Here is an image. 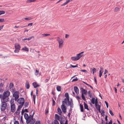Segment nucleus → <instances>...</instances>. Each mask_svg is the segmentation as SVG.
<instances>
[{
	"label": "nucleus",
	"instance_id": "obj_1",
	"mask_svg": "<svg viewBox=\"0 0 124 124\" xmlns=\"http://www.w3.org/2000/svg\"><path fill=\"white\" fill-rule=\"evenodd\" d=\"M11 111L12 112H14L16 110V106L14 103V99H11L10 100Z\"/></svg>",
	"mask_w": 124,
	"mask_h": 124
},
{
	"label": "nucleus",
	"instance_id": "obj_2",
	"mask_svg": "<svg viewBox=\"0 0 124 124\" xmlns=\"http://www.w3.org/2000/svg\"><path fill=\"white\" fill-rule=\"evenodd\" d=\"M13 93V97H14V100L15 101H17L19 98V92L18 91H16V90L15 91H12Z\"/></svg>",
	"mask_w": 124,
	"mask_h": 124
},
{
	"label": "nucleus",
	"instance_id": "obj_3",
	"mask_svg": "<svg viewBox=\"0 0 124 124\" xmlns=\"http://www.w3.org/2000/svg\"><path fill=\"white\" fill-rule=\"evenodd\" d=\"M17 101L18 103L20 104L18 106L19 108H22L24 103V99L23 98H21L18 99Z\"/></svg>",
	"mask_w": 124,
	"mask_h": 124
},
{
	"label": "nucleus",
	"instance_id": "obj_4",
	"mask_svg": "<svg viewBox=\"0 0 124 124\" xmlns=\"http://www.w3.org/2000/svg\"><path fill=\"white\" fill-rule=\"evenodd\" d=\"M0 99L1 102H7L9 101L8 97L4 96L0 94Z\"/></svg>",
	"mask_w": 124,
	"mask_h": 124
},
{
	"label": "nucleus",
	"instance_id": "obj_5",
	"mask_svg": "<svg viewBox=\"0 0 124 124\" xmlns=\"http://www.w3.org/2000/svg\"><path fill=\"white\" fill-rule=\"evenodd\" d=\"M1 105L0 106V109L1 110L3 111L5 110L7 106V103L6 102H1Z\"/></svg>",
	"mask_w": 124,
	"mask_h": 124
},
{
	"label": "nucleus",
	"instance_id": "obj_6",
	"mask_svg": "<svg viewBox=\"0 0 124 124\" xmlns=\"http://www.w3.org/2000/svg\"><path fill=\"white\" fill-rule=\"evenodd\" d=\"M57 40L58 41L59 43V48H61L62 47L63 42L62 39L58 37Z\"/></svg>",
	"mask_w": 124,
	"mask_h": 124
},
{
	"label": "nucleus",
	"instance_id": "obj_7",
	"mask_svg": "<svg viewBox=\"0 0 124 124\" xmlns=\"http://www.w3.org/2000/svg\"><path fill=\"white\" fill-rule=\"evenodd\" d=\"M15 50L14 51V52L17 53L19 52L20 50V46L18 44H16L15 45Z\"/></svg>",
	"mask_w": 124,
	"mask_h": 124
},
{
	"label": "nucleus",
	"instance_id": "obj_8",
	"mask_svg": "<svg viewBox=\"0 0 124 124\" xmlns=\"http://www.w3.org/2000/svg\"><path fill=\"white\" fill-rule=\"evenodd\" d=\"M10 90V91H15V89L14 87V85L12 83H10L9 86Z\"/></svg>",
	"mask_w": 124,
	"mask_h": 124
},
{
	"label": "nucleus",
	"instance_id": "obj_9",
	"mask_svg": "<svg viewBox=\"0 0 124 124\" xmlns=\"http://www.w3.org/2000/svg\"><path fill=\"white\" fill-rule=\"evenodd\" d=\"M80 58L79 55L77 54L76 56L72 57L71 58V59L72 61H75L78 60Z\"/></svg>",
	"mask_w": 124,
	"mask_h": 124
},
{
	"label": "nucleus",
	"instance_id": "obj_10",
	"mask_svg": "<svg viewBox=\"0 0 124 124\" xmlns=\"http://www.w3.org/2000/svg\"><path fill=\"white\" fill-rule=\"evenodd\" d=\"M68 106H70V107L72 108L73 107V101L72 99H71L70 101H68L67 104Z\"/></svg>",
	"mask_w": 124,
	"mask_h": 124
},
{
	"label": "nucleus",
	"instance_id": "obj_11",
	"mask_svg": "<svg viewBox=\"0 0 124 124\" xmlns=\"http://www.w3.org/2000/svg\"><path fill=\"white\" fill-rule=\"evenodd\" d=\"M10 94L9 91L8 90H7L4 92L2 95L7 97H8L10 95Z\"/></svg>",
	"mask_w": 124,
	"mask_h": 124
},
{
	"label": "nucleus",
	"instance_id": "obj_12",
	"mask_svg": "<svg viewBox=\"0 0 124 124\" xmlns=\"http://www.w3.org/2000/svg\"><path fill=\"white\" fill-rule=\"evenodd\" d=\"M61 108L62 112L64 113H65L66 112V108L64 104H62L61 106Z\"/></svg>",
	"mask_w": 124,
	"mask_h": 124
},
{
	"label": "nucleus",
	"instance_id": "obj_13",
	"mask_svg": "<svg viewBox=\"0 0 124 124\" xmlns=\"http://www.w3.org/2000/svg\"><path fill=\"white\" fill-rule=\"evenodd\" d=\"M81 91L82 92V93H83V94H84L86 95L87 94V91L84 89L83 88H81L80 89Z\"/></svg>",
	"mask_w": 124,
	"mask_h": 124
},
{
	"label": "nucleus",
	"instance_id": "obj_14",
	"mask_svg": "<svg viewBox=\"0 0 124 124\" xmlns=\"http://www.w3.org/2000/svg\"><path fill=\"white\" fill-rule=\"evenodd\" d=\"M34 113H33V114L32 115H30V116L28 117V119L27 120H26V123H28V122H29V121H30V120H31L33 118V116Z\"/></svg>",
	"mask_w": 124,
	"mask_h": 124
},
{
	"label": "nucleus",
	"instance_id": "obj_15",
	"mask_svg": "<svg viewBox=\"0 0 124 124\" xmlns=\"http://www.w3.org/2000/svg\"><path fill=\"white\" fill-rule=\"evenodd\" d=\"M74 90L76 94H78L79 93V90L78 87L76 86H75L74 87Z\"/></svg>",
	"mask_w": 124,
	"mask_h": 124
},
{
	"label": "nucleus",
	"instance_id": "obj_16",
	"mask_svg": "<svg viewBox=\"0 0 124 124\" xmlns=\"http://www.w3.org/2000/svg\"><path fill=\"white\" fill-rule=\"evenodd\" d=\"M69 100V99H68V98H65L64 101H63L62 102V104H63V103L65 104H67V103L68 101Z\"/></svg>",
	"mask_w": 124,
	"mask_h": 124
},
{
	"label": "nucleus",
	"instance_id": "obj_17",
	"mask_svg": "<svg viewBox=\"0 0 124 124\" xmlns=\"http://www.w3.org/2000/svg\"><path fill=\"white\" fill-rule=\"evenodd\" d=\"M32 85L34 88H36L40 86V85L37 83L36 82H33L32 83Z\"/></svg>",
	"mask_w": 124,
	"mask_h": 124
},
{
	"label": "nucleus",
	"instance_id": "obj_18",
	"mask_svg": "<svg viewBox=\"0 0 124 124\" xmlns=\"http://www.w3.org/2000/svg\"><path fill=\"white\" fill-rule=\"evenodd\" d=\"M21 108H19V107L18 106V108L17 109V110L16 112L15 113V114L16 115H18L19 113V111Z\"/></svg>",
	"mask_w": 124,
	"mask_h": 124
},
{
	"label": "nucleus",
	"instance_id": "obj_19",
	"mask_svg": "<svg viewBox=\"0 0 124 124\" xmlns=\"http://www.w3.org/2000/svg\"><path fill=\"white\" fill-rule=\"evenodd\" d=\"M35 121V118H32L29 121V122H28L29 123H30L31 124H34Z\"/></svg>",
	"mask_w": 124,
	"mask_h": 124
},
{
	"label": "nucleus",
	"instance_id": "obj_20",
	"mask_svg": "<svg viewBox=\"0 0 124 124\" xmlns=\"http://www.w3.org/2000/svg\"><path fill=\"white\" fill-rule=\"evenodd\" d=\"M57 111L58 112V113L59 115H62V111L60 108L59 107H58L57 108Z\"/></svg>",
	"mask_w": 124,
	"mask_h": 124
},
{
	"label": "nucleus",
	"instance_id": "obj_21",
	"mask_svg": "<svg viewBox=\"0 0 124 124\" xmlns=\"http://www.w3.org/2000/svg\"><path fill=\"white\" fill-rule=\"evenodd\" d=\"M25 86L27 89H28L30 87L29 83L27 81H26V82Z\"/></svg>",
	"mask_w": 124,
	"mask_h": 124
},
{
	"label": "nucleus",
	"instance_id": "obj_22",
	"mask_svg": "<svg viewBox=\"0 0 124 124\" xmlns=\"http://www.w3.org/2000/svg\"><path fill=\"white\" fill-rule=\"evenodd\" d=\"M60 116H59L58 114H56L55 115V118L56 120H60V118H61Z\"/></svg>",
	"mask_w": 124,
	"mask_h": 124
},
{
	"label": "nucleus",
	"instance_id": "obj_23",
	"mask_svg": "<svg viewBox=\"0 0 124 124\" xmlns=\"http://www.w3.org/2000/svg\"><path fill=\"white\" fill-rule=\"evenodd\" d=\"M64 118L62 117H61L60 120H59L60 122V123L61 124L63 123L64 122Z\"/></svg>",
	"mask_w": 124,
	"mask_h": 124
},
{
	"label": "nucleus",
	"instance_id": "obj_24",
	"mask_svg": "<svg viewBox=\"0 0 124 124\" xmlns=\"http://www.w3.org/2000/svg\"><path fill=\"white\" fill-rule=\"evenodd\" d=\"M22 50L23 51H29L28 48L26 46H24L23 48H22Z\"/></svg>",
	"mask_w": 124,
	"mask_h": 124
},
{
	"label": "nucleus",
	"instance_id": "obj_25",
	"mask_svg": "<svg viewBox=\"0 0 124 124\" xmlns=\"http://www.w3.org/2000/svg\"><path fill=\"white\" fill-rule=\"evenodd\" d=\"M24 116L25 119L26 120H27L28 119L29 116L28 114L25 113L24 114Z\"/></svg>",
	"mask_w": 124,
	"mask_h": 124
},
{
	"label": "nucleus",
	"instance_id": "obj_26",
	"mask_svg": "<svg viewBox=\"0 0 124 124\" xmlns=\"http://www.w3.org/2000/svg\"><path fill=\"white\" fill-rule=\"evenodd\" d=\"M80 106L81 111L82 112H83L84 111V108L83 105L81 104H80Z\"/></svg>",
	"mask_w": 124,
	"mask_h": 124
},
{
	"label": "nucleus",
	"instance_id": "obj_27",
	"mask_svg": "<svg viewBox=\"0 0 124 124\" xmlns=\"http://www.w3.org/2000/svg\"><path fill=\"white\" fill-rule=\"evenodd\" d=\"M84 107L85 108L87 109L88 110H89L88 108V106L85 103V102H84Z\"/></svg>",
	"mask_w": 124,
	"mask_h": 124
},
{
	"label": "nucleus",
	"instance_id": "obj_28",
	"mask_svg": "<svg viewBox=\"0 0 124 124\" xmlns=\"http://www.w3.org/2000/svg\"><path fill=\"white\" fill-rule=\"evenodd\" d=\"M57 90L59 92L61 90V88L60 86H57L56 87Z\"/></svg>",
	"mask_w": 124,
	"mask_h": 124
},
{
	"label": "nucleus",
	"instance_id": "obj_29",
	"mask_svg": "<svg viewBox=\"0 0 124 124\" xmlns=\"http://www.w3.org/2000/svg\"><path fill=\"white\" fill-rule=\"evenodd\" d=\"M42 35L43 37H46L50 35V34H42Z\"/></svg>",
	"mask_w": 124,
	"mask_h": 124
},
{
	"label": "nucleus",
	"instance_id": "obj_30",
	"mask_svg": "<svg viewBox=\"0 0 124 124\" xmlns=\"http://www.w3.org/2000/svg\"><path fill=\"white\" fill-rule=\"evenodd\" d=\"M95 98L94 97L91 100V102L93 104H94L95 103Z\"/></svg>",
	"mask_w": 124,
	"mask_h": 124
},
{
	"label": "nucleus",
	"instance_id": "obj_31",
	"mask_svg": "<svg viewBox=\"0 0 124 124\" xmlns=\"http://www.w3.org/2000/svg\"><path fill=\"white\" fill-rule=\"evenodd\" d=\"M65 96L66 97V98L68 99H69V96L68 93H65Z\"/></svg>",
	"mask_w": 124,
	"mask_h": 124
},
{
	"label": "nucleus",
	"instance_id": "obj_32",
	"mask_svg": "<svg viewBox=\"0 0 124 124\" xmlns=\"http://www.w3.org/2000/svg\"><path fill=\"white\" fill-rule=\"evenodd\" d=\"M1 83H0V87H3L4 84V81L3 80L0 79Z\"/></svg>",
	"mask_w": 124,
	"mask_h": 124
},
{
	"label": "nucleus",
	"instance_id": "obj_33",
	"mask_svg": "<svg viewBox=\"0 0 124 124\" xmlns=\"http://www.w3.org/2000/svg\"><path fill=\"white\" fill-rule=\"evenodd\" d=\"M29 103L28 102H26L24 103V105L25 108L27 107Z\"/></svg>",
	"mask_w": 124,
	"mask_h": 124
},
{
	"label": "nucleus",
	"instance_id": "obj_34",
	"mask_svg": "<svg viewBox=\"0 0 124 124\" xmlns=\"http://www.w3.org/2000/svg\"><path fill=\"white\" fill-rule=\"evenodd\" d=\"M84 52L83 51L82 52L78 54L79 55V56L80 58H81V57H82L83 56V55L82 54L84 53Z\"/></svg>",
	"mask_w": 124,
	"mask_h": 124
},
{
	"label": "nucleus",
	"instance_id": "obj_35",
	"mask_svg": "<svg viewBox=\"0 0 124 124\" xmlns=\"http://www.w3.org/2000/svg\"><path fill=\"white\" fill-rule=\"evenodd\" d=\"M82 97L83 100H84L85 101V98L84 95L83 94V93H82Z\"/></svg>",
	"mask_w": 124,
	"mask_h": 124
},
{
	"label": "nucleus",
	"instance_id": "obj_36",
	"mask_svg": "<svg viewBox=\"0 0 124 124\" xmlns=\"http://www.w3.org/2000/svg\"><path fill=\"white\" fill-rule=\"evenodd\" d=\"M100 112H101V109H100V106L99 105H98V108L97 109Z\"/></svg>",
	"mask_w": 124,
	"mask_h": 124
},
{
	"label": "nucleus",
	"instance_id": "obj_37",
	"mask_svg": "<svg viewBox=\"0 0 124 124\" xmlns=\"http://www.w3.org/2000/svg\"><path fill=\"white\" fill-rule=\"evenodd\" d=\"M70 66L72 68H75L77 67H78V64H77L75 66L71 64Z\"/></svg>",
	"mask_w": 124,
	"mask_h": 124
},
{
	"label": "nucleus",
	"instance_id": "obj_38",
	"mask_svg": "<svg viewBox=\"0 0 124 124\" xmlns=\"http://www.w3.org/2000/svg\"><path fill=\"white\" fill-rule=\"evenodd\" d=\"M103 71H104V70H103V68L101 67H100V70L99 71L103 72Z\"/></svg>",
	"mask_w": 124,
	"mask_h": 124
},
{
	"label": "nucleus",
	"instance_id": "obj_39",
	"mask_svg": "<svg viewBox=\"0 0 124 124\" xmlns=\"http://www.w3.org/2000/svg\"><path fill=\"white\" fill-rule=\"evenodd\" d=\"M119 9V8L117 7H116L115 8V12H117L118 11Z\"/></svg>",
	"mask_w": 124,
	"mask_h": 124
},
{
	"label": "nucleus",
	"instance_id": "obj_40",
	"mask_svg": "<svg viewBox=\"0 0 124 124\" xmlns=\"http://www.w3.org/2000/svg\"><path fill=\"white\" fill-rule=\"evenodd\" d=\"M39 71L37 70H35V75L37 76L38 74Z\"/></svg>",
	"mask_w": 124,
	"mask_h": 124
},
{
	"label": "nucleus",
	"instance_id": "obj_41",
	"mask_svg": "<svg viewBox=\"0 0 124 124\" xmlns=\"http://www.w3.org/2000/svg\"><path fill=\"white\" fill-rule=\"evenodd\" d=\"M36 0H29L27 1L28 2H31L35 1Z\"/></svg>",
	"mask_w": 124,
	"mask_h": 124
},
{
	"label": "nucleus",
	"instance_id": "obj_42",
	"mask_svg": "<svg viewBox=\"0 0 124 124\" xmlns=\"http://www.w3.org/2000/svg\"><path fill=\"white\" fill-rule=\"evenodd\" d=\"M54 124H59L58 122L56 120H54Z\"/></svg>",
	"mask_w": 124,
	"mask_h": 124
},
{
	"label": "nucleus",
	"instance_id": "obj_43",
	"mask_svg": "<svg viewBox=\"0 0 124 124\" xmlns=\"http://www.w3.org/2000/svg\"><path fill=\"white\" fill-rule=\"evenodd\" d=\"M96 71V70L95 68H93V73L94 74V73H95Z\"/></svg>",
	"mask_w": 124,
	"mask_h": 124
},
{
	"label": "nucleus",
	"instance_id": "obj_44",
	"mask_svg": "<svg viewBox=\"0 0 124 124\" xmlns=\"http://www.w3.org/2000/svg\"><path fill=\"white\" fill-rule=\"evenodd\" d=\"M109 112L110 113V114L112 116H113L114 115V114L113 113L112 111L111 110L109 109Z\"/></svg>",
	"mask_w": 124,
	"mask_h": 124
},
{
	"label": "nucleus",
	"instance_id": "obj_45",
	"mask_svg": "<svg viewBox=\"0 0 124 124\" xmlns=\"http://www.w3.org/2000/svg\"><path fill=\"white\" fill-rule=\"evenodd\" d=\"M24 19L27 20H29L31 19V18L30 17H27L25 18Z\"/></svg>",
	"mask_w": 124,
	"mask_h": 124
},
{
	"label": "nucleus",
	"instance_id": "obj_46",
	"mask_svg": "<svg viewBox=\"0 0 124 124\" xmlns=\"http://www.w3.org/2000/svg\"><path fill=\"white\" fill-rule=\"evenodd\" d=\"M103 72L99 71V76L101 77L102 75Z\"/></svg>",
	"mask_w": 124,
	"mask_h": 124
},
{
	"label": "nucleus",
	"instance_id": "obj_47",
	"mask_svg": "<svg viewBox=\"0 0 124 124\" xmlns=\"http://www.w3.org/2000/svg\"><path fill=\"white\" fill-rule=\"evenodd\" d=\"M80 70L81 71L85 72L86 73H87V70Z\"/></svg>",
	"mask_w": 124,
	"mask_h": 124
},
{
	"label": "nucleus",
	"instance_id": "obj_48",
	"mask_svg": "<svg viewBox=\"0 0 124 124\" xmlns=\"http://www.w3.org/2000/svg\"><path fill=\"white\" fill-rule=\"evenodd\" d=\"M34 37L33 36H32L29 37L28 38H27V40H31L32 38H33Z\"/></svg>",
	"mask_w": 124,
	"mask_h": 124
},
{
	"label": "nucleus",
	"instance_id": "obj_49",
	"mask_svg": "<svg viewBox=\"0 0 124 124\" xmlns=\"http://www.w3.org/2000/svg\"><path fill=\"white\" fill-rule=\"evenodd\" d=\"M14 124H19V123L18 121H16L14 122Z\"/></svg>",
	"mask_w": 124,
	"mask_h": 124
},
{
	"label": "nucleus",
	"instance_id": "obj_50",
	"mask_svg": "<svg viewBox=\"0 0 124 124\" xmlns=\"http://www.w3.org/2000/svg\"><path fill=\"white\" fill-rule=\"evenodd\" d=\"M97 103L98 104L97 99V98H96L95 99L94 104H96Z\"/></svg>",
	"mask_w": 124,
	"mask_h": 124
},
{
	"label": "nucleus",
	"instance_id": "obj_51",
	"mask_svg": "<svg viewBox=\"0 0 124 124\" xmlns=\"http://www.w3.org/2000/svg\"><path fill=\"white\" fill-rule=\"evenodd\" d=\"M5 12L3 11H0V15L4 14L5 13Z\"/></svg>",
	"mask_w": 124,
	"mask_h": 124
},
{
	"label": "nucleus",
	"instance_id": "obj_52",
	"mask_svg": "<svg viewBox=\"0 0 124 124\" xmlns=\"http://www.w3.org/2000/svg\"><path fill=\"white\" fill-rule=\"evenodd\" d=\"M78 80V79L76 77V78L73 79L72 81H77Z\"/></svg>",
	"mask_w": 124,
	"mask_h": 124
},
{
	"label": "nucleus",
	"instance_id": "obj_53",
	"mask_svg": "<svg viewBox=\"0 0 124 124\" xmlns=\"http://www.w3.org/2000/svg\"><path fill=\"white\" fill-rule=\"evenodd\" d=\"M67 4V3L66 2L65 3H64L63 4H62L61 5V6H64L65 5H66Z\"/></svg>",
	"mask_w": 124,
	"mask_h": 124
},
{
	"label": "nucleus",
	"instance_id": "obj_54",
	"mask_svg": "<svg viewBox=\"0 0 124 124\" xmlns=\"http://www.w3.org/2000/svg\"><path fill=\"white\" fill-rule=\"evenodd\" d=\"M40 121H37L35 123V124H40Z\"/></svg>",
	"mask_w": 124,
	"mask_h": 124
},
{
	"label": "nucleus",
	"instance_id": "obj_55",
	"mask_svg": "<svg viewBox=\"0 0 124 124\" xmlns=\"http://www.w3.org/2000/svg\"><path fill=\"white\" fill-rule=\"evenodd\" d=\"M100 113L101 114H102L103 113L104 114L105 113L104 111L102 109Z\"/></svg>",
	"mask_w": 124,
	"mask_h": 124
},
{
	"label": "nucleus",
	"instance_id": "obj_56",
	"mask_svg": "<svg viewBox=\"0 0 124 124\" xmlns=\"http://www.w3.org/2000/svg\"><path fill=\"white\" fill-rule=\"evenodd\" d=\"M36 97V95L35 94H33V100H34L35 99Z\"/></svg>",
	"mask_w": 124,
	"mask_h": 124
},
{
	"label": "nucleus",
	"instance_id": "obj_57",
	"mask_svg": "<svg viewBox=\"0 0 124 124\" xmlns=\"http://www.w3.org/2000/svg\"><path fill=\"white\" fill-rule=\"evenodd\" d=\"M52 101H53V105H55V102L54 101V100L53 99Z\"/></svg>",
	"mask_w": 124,
	"mask_h": 124
},
{
	"label": "nucleus",
	"instance_id": "obj_58",
	"mask_svg": "<svg viewBox=\"0 0 124 124\" xmlns=\"http://www.w3.org/2000/svg\"><path fill=\"white\" fill-rule=\"evenodd\" d=\"M105 102L106 104L107 108H108V103L106 101H105Z\"/></svg>",
	"mask_w": 124,
	"mask_h": 124
},
{
	"label": "nucleus",
	"instance_id": "obj_59",
	"mask_svg": "<svg viewBox=\"0 0 124 124\" xmlns=\"http://www.w3.org/2000/svg\"><path fill=\"white\" fill-rule=\"evenodd\" d=\"M5 21L4 19H0V22H3Z\"/></svg>",
	"mask_w": 124,
	"mask_h": 124
},
{
	"label": "nucleus",
	"instance_id": "obj_60",
	"mask_svg": "<svg viewBox=\"0 0 124 124\" xmlns=\"http://www.w3.org/2000/svg\"><path fill=\"white\" fill-rule=\"evenodd\" d=\"M98 104H95V107L96 109H97L98 108Z\"/></svg>",
	"mask_w": 124,
	"mask_h": 124
},
{
	"label": "nucleus",
	"instance_id": "obj_61",
	"mask_svg": "<svg viewBox=\"0 0 124 124\" xmlns=\"http://www.w3.org/2000/svg\"><path fill=\"white\" fill-rule=\"evenodd\" d=\"M76 98L78 100H79L80 99V97L78 96H77Z\"/></svg>",
	"mask_w": 124,
	"mask_h": 124
},
{
	"label": "nucleus",
	"instance_id": "obj_62",
	"mask_svg": "<svg viewBox=\"0 0 124 124\" xmlns=\"http://www.w3.org/2000/svg\"><path fill=\"white\" fill-rule=\"evenodd\" d=\"M89 95L90 98H92L93 97L92 94L91 93L89 94Z\"/></svg>",
	"mask_w": 124,
	"mask_h": 124
},
{
	"label": "nucleus",
	"instance_id": "obj_63",
	"mask_svg": "<svg viewBox=\"0 0 124 124\" xmlns=\"http://www.w3.org/2000/svg\"><path fill=\"white\" fill-rule=\"evenodd\" d=\"M65 35V38H67L69 36V35L67 34H66Z\"/></svg>",
	"mask_w": 124,
	"mask_h": 124
},
{
	"label": "nucleus",
	"instance_id": "obj_64",
	"mask_svg": "<svg viewBox=\"0 0 124 124\" xmlns=\"http://www.w3.org/2000/svg\"><path fill=\"white\" fill-rule=\"evenodd\" d=\"M108 72V71L106 70H105L104 71V74L107 73Z\"/></svg>",
	"mask_w": 124,
	"mask_h": 124
}]
</instances>
